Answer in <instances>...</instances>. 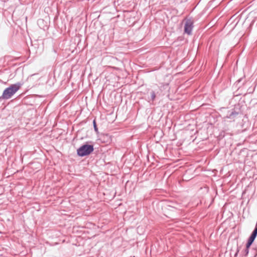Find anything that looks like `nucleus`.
Segmentation results:
<instances>
[{"label": "nucleus", "instance_id": "nucleus-1", "mask_svg": "<svg viewBox=\"0 0 257 257\" xmlns=\"http://www.w3.org/2000/svg\"><path fill=\"white\" fill-rule=\"evenodd\" d=\"M23 84V83L19 82L6 88L3 91L2 95L0 96V100L10 99L20 89Z\"/></svg>", "mask_w": 257, "mask_h": 257}, {"label": "nucleus", "instance_id": "nucleus-2", "mask_svg": "<svg viewBox=\"0 0 257 257\" xmlns=\"http://www.w3.org/2000/svg\"><path fill=\"white\" fill-rule=\"evenodd\" d=\"M94 150L93 146L91 145H83L81 146V157L90 154Z\"/></svg>", "mask_w": 257, "mask_h": 257}, {"label": "nucleus", "instance_id": "nucleus-3", "mask_svg": "<svg viewBox=\"0 0 257 257\" xmlns=\"http://www.w3.org/2000/svg\"><path fill=\"white\" fill-rule=\"evenodd\" d=\"M193 28V22L191 19H188L186 21L184 26V32L188 35L192 34Z\"/></svg>", "mask_w": 257, "mask_h": 257}, {"label": "nucleus", "instance_id": "nucleus-4", "mask_svg": "<svg viewBox=\"0 0 257 257\" xmlns=\"http://www.w3.org/2000/svg\"><path fill=\"white\" fill-rule=\"evenodd\" d=\"M238 112L235 111H232L228 114L225 117L229 119H233L235 116L238 115Z\"/></svg>", "mask_w": 257, "mask_h": 257}, {"label": "nucleus", "instance_id": "nucleus-5", "mask_svg": "<svg viewBox=\"0 0 257 257\" xmlns=\"http://www.w3.org/2000/svg\"><path fill=\"white\" fill-rule=\"evenodd\" d=\"M93 127H94L95 132L97 133L98 132V128L96 125V123L95 120H93Z\"/></svg>", "mask_w": 257, "mask_h": 257}, {"label": "nucleus", "instance_id": "nucleus-6", "mask_svg": "<svg viewBox=\"0 0 257 257\" xmlns=\"http://www.w3.org/2000/svg\"><path fill=\"white\" fill-rule=\"evenodd\" d=\"M151 98L152 101H154L155 99L156 94L155 92L153 91L151 92Z\"/></svg>", "mask_w": 257, "mask_h": 257}, {"label": "nucleus", "instance_id": "nucleus-7", "mask_svg": "<svg viewBox=\"0 0 257 257\" xmlns=\"http://www.w3.org/2000/svg\"><path fill=\"white\" fill-rule=\"evenodd\" d=\"M255 239V238L253 237H252V236H250L248 240V241L250 242H251L252 243V242H253V241Z\"/></svg>", "mask_w": 257, "mask_h": 257}, {"label": "nucleus", "instance_id": "nucleus-8", "mask_svg": "<svg viewBox=\"0 0 257 257\" xmlns=\"http://www.w3.org/2000/svg\"><path fill=\"white\" fill-rule=\"evenodd\" d=\"M248 252H249V248H246L244 250V255L245 256L247 255Z\"/></svg>", "mask_w": 257, "mask_h": 257}, {"label": "nucleus", "instance_id": "nucleus-9", "mask_svg": "<svg viewBox=\"0 0 257 257\" xmlns=\"http://www.w3.org/2000/svg\"><path fill=\"white\" fill-rule=\"evenodd\" d=\"M251 244H252L251 242L249 243V242H248L247 241V243L246 244V248H249Z\"/></svg>", "mask_w": 257, "mask_h": 257}, {"label": "nucleus", "instance_id": "nucleus-10", "mask_svg": "<svg viewBox=\"0 0 257 257\" xmlns=\"http://www.w3.org/2000/svg\"><path fill=\"white\" fill-rule=\"evenodd\" d=\"M77 154L78 156H80V147L77 149Z\"/></svg>", "mask_w": 257, "mask_h": 257}, {"label": "nucleus", "instance_id": "nucleus-11", "mask_svg": "<svg viewBox=\"0 0 257 257\" xmlns=\"http://www.w3.org/2000/svg\"><path fill=\"white\" fill-rule=\"evenodd\" d=\"M73 244H75V245H76L79 246V244H78V245H77L76 243H75V244L74 243H73Z\"/></svg>", "mask_w": 257, "mask_h": 257}]
</instances>
